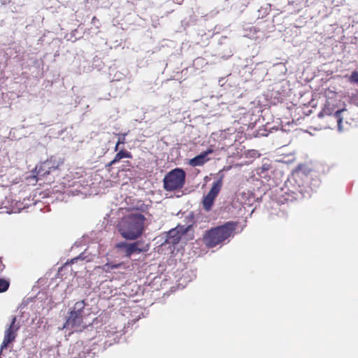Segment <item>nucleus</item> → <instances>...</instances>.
Listing matches in <instances>:
<instances>
[{
	"label": "nucleus",
	"mask_w": 358,
	"mask_h": 358,
	"mask_svg": "<svg viewBox=\"0 0 358 358\" xmlns=\"http://www.w3.org/2000/svg\"><path fill=\"white\" fill-rule=\"evenodd\" d=\"M96 20H97L96 17L94 16L92 20V22H94Z\"/></svg>",
	"instance_id": "20"
},
{
	"label": "nucleus",
	"mask_w": 358,
	"mask_h": 358,
	"mask_svg": "<svg viewBox=\"0 0 358 358\" xmlns=\"http://www.w3.org/2000/svg\"><path fill=\"white\" fill-rule=\"evenodd\" d=\"M212 152L213 150L211 149L201 152L200 155L191 159L189 162V164L194 167L203 165L208 160L207 156Z\"/></svg>",
	"instance_id": "9"
},
{
	"label": "nucleus",
	"mask_w": 358,
	"mask_h": 358,
	"mask_svg": "<svg viewBox=\"0 0 358 358\" xmlns=\"http://www.w3.org/2000/svg\"><path fill=\"white\" fill-rule=\"evenodd\" d=\"M222 178L223 176H221L217 180L215 181L213 183L209 192L203 197L202 205L203 209L207 212L212 209L215 199L221 190L222 186Z\"/></svg>",
	"instance_id": "5"
},
{
	"label": "nucleus",
	"mask_w": 358,
	"mask_h": 358,
	"mask_svg": "<svg viewBox=\"0 0 358 358\" xmlns=\"http://www.w3.org/2000/svg\"><path fill=\"white\" fill-rule=\"evenodd\" d=\"M346 111V109L343 108L341 110H337L335 112H334L333 108L330 106L329 104H326L324 107L322 108V111L320 113L319 116H332V117L336 120L337 122L338 128L339 130H341L342 129V122H343V117L342 113L343 112Z\"/></svg>",
	"instance_id": "7"
},
{
	"label": "nucleus",
	"mask_w": 358,
	"mask_h": 358,
	"mask_svg": "<svg viewBox=\"0 0 358 358\" xmlns=\"http://www.w3.org/2000/svg\"><path fill=\"white\" fill-rule=\"evenodd\" d=\"M45 162H50V169L51 170V171L57 169L60 165V162L57 161L54 157H51Z\"/></svg>",
	"instance_id": "12"
},
{
	"label": "nucleus",
	"mask_w": 358,
	"mask_h": 358,
	"mask_svg": "<svg viewBox=\"0 0 358 358\" xmlns=\"http://www.w3.org/2000/svg\"><path fill=\"white\" fill-rule=\"evenodd\" d=\"M36 170L37 179L41 177H44L52 172L50 169V162H45L41 163V164L36 168Z\"/></svg>",
	"instance_id": "10"
},
{
	"label": "nucleus",
	"mask_w": 358,
	"mask_h": 358,
	"mask_svg": "<svg viewBox=\"0 0 358 358\" xmlns=\"http://www.w3.org/2000/svg\"><path fill=\"white\" fill-rule=\"evenodd\" d=\"M186 173L180 168H176L168 172L164 179V189L168 192L179 190L183 187L185 183Z\"/></svg>",
	"instance_id": "4"
},
{
	"label": "nucleus",
	"mask_w": 358,
	"mask_h": 358,
	"mask_svg": "<svg viewBox=\"0 0 358 358\" xmlns=\"http://www.w3.org/2000/svg\"><path fill=\"white\" fill-rule=\"evenodd\" d=\"M84 300L75 303L73 306L69 309L66 321L64 324V329H70L74 331H82L86 329L87 325L84 323V310L86 306Z\"/></svg>",
	"instance_id": "3"
},
{
	"label": "nucleus",
	"mask_w": 358,
	"mask_h": 358,
	"mask_svg": "<svg viewBox=\"0 0 358 358\" xmlns=\"http://www.w3.org/2000/svg\"><path fill=\"white\" fill-rule=\"evenodd\" d=\"M237 225L236 222L229 221L206 231L203 237L204 244L207 248H212L222 243L234 236Z\"/></svg>",
	"instance_id": "1"
},
{
	"label": "nucleus",
	"mask_w": 358,
	"mask_h": 358,
	"mask_svg": "<svg viewBox=\"0 0 358 358\" xmlns=\"http://www.w3.org/2000/svg\"><path fill=\"white\" fill-rule=\"evenodd\" d=\"M134 243H138L137 248L138 249H142V250L143 249V252H147L149 250V245L145 244L144 242L142 241H138L134 242Z\"/></svg>",
	"instance_id": "17"
},
{
	"label": "nucleus",
	"mask_w": 358,
	"mask_h": 358,
	"mask_svg": "<svg viewBox=\"0 0 358 358\" xmlns=\"http://www.w3.org/2000/svg\"><path fill=\"white\" fill-rule=\"evenodd\" d=\"M349 81L352 83H358V71H354L349 78Z\"/></svg>",
	"instance_id": "18"
},
{
	"label": "nucleus",
	"mask_w": 358,
	"mask_h": 358,
	"mask_svg": "<svg viewBox=\"0 0 358 358\" xmlns=\"http://www.w3.org/2000/svg\"><path fill=\"white\" fill-rule=\"evenodd\" d=\"M16 316H13L10 324L6 329L4 332L3 340L1 345V352H2L3 349H6L10 343L15 341L17 335V331L20 329V325L16 324Z\"/></svg>",
	"instance_id": "6"
},
{
	"label": "nucleus",
	"mask_w": 358,
	"mask_h": 358,
	"mask_svg": "<svg viewBox=\"0 0 358 358\" xmlns=\"http://www.w3.org/2000/svg\"><path fill=\"white\" fill-rule=\"evenodd\" d=\"M126 136L127 134H119L118 141L115 147V151H117L119 150L120 145L124 144L126 143Z\"/></svg>",
	"instance_id": "15"
},
{
	"label": "nucleus",
	"mask_w": 358,
	"mask_h": 358,
	"mask_svg": "<svg viewBox=\"0 0 358 358\" xmlns=\"http://www.w3.org/2000/svg\"><path fill=\"white\" fill-rule=\"evenodd\" d=\"M10 286V281L5 278H0V293L6 292Z\"/></svg>",
	"instance_id": "13"
},
{
	"label": "nucleus",
	"mask_w": 358,
	"mask_h": 358,
	"mask_svg": "<svg viewBox=\"0 0 358 358\" xmlns=\"http://www.w3.org/2000/svg\"><path fill=\"white\" fill-rule=\"evenodd\" d=\"M5 264L3 263L2 258L0 257V273L5 269Z\"/></svg>",
	"instance_id": "19"
},
{
	"label": "nucleus",
	"mask_w": 358,
	"mask_h": 358,
	"mask_svg": "<svg viewBox=\"0 0 358 358\" xmlns=\"http://www.w3.org/2000/svg\"><path fill=\"white\" fill-rule=\"evenodd\" d=\"M145 217L139 213H132L124 217L118 224V230L123 238L135 240L144 230Z\"/></svg>",
	"instance_id": "2"
},
{
	"label": "nucleus",
	"mask_w": 358,
	"mask_h": 358,
	"mask_svg": "<svg viewBox=\"0 0 358 358\" xmlns=\"http://www.w3.org/2000/svg\"><path fill=\"white\" fill-rule=\"evenodd\" d=\"M123 158L131 159L132 158V155L129 151L121 150L115 155L114 159L110 163L108 164L107 166H111L115 163L120 162Z\"/></svg>",
	"instance_id": "11"
},
{
	"label": "nucleus",
	"mask_w": 358,
	"mask_h": 358,
	"mask_svg": "<svg viewBox=\"0 0 358 358\" xmlns=\"http://www.w3.org/2000/svg\"><path fill=\"white\" fill-rule=\"evenodd\" d=\"M122 264H123L122 263L115 264H110V263H107L103 266V270L105 271L106 272H109L110 270L113 269V268H117L120 267Z\"/></svg>",
	"instance_id": "14"
},
{
	"label": "nucleus",
	"mask_w": 358,
	"mask_h": 358,
	"mask_svg": "<svg viewBox=\"0 0 358 358\" xmlns=\"http://www.w3.org/2000/svg\"><path fill=\"white\" fill-rule=\"evenodd\" d=\"M179 230H171L169 232V234H176V235H173L172 237L173 238V241H171L172 243H177L180 240V235H178L179 233Z\"/></svg>",
	"instance_id": "16"
},
{
	"label": "nucleus",
	"mask_w": 358,
	"mask_h": 358,
	"mask_svg": "<svg viewBox=\"0 0 358 358\" xmlns=\"http://www.w3.org/2000/svg\"><path fill=\"white\" fill-rule=\"evenodd\" d=\"M137 245L138 243L121 242L116 245V248L120 249L125 257H129L134 253L143 252V249H138Z\"/></svg>",
	"instance_id": "8"
}]
</instances>
